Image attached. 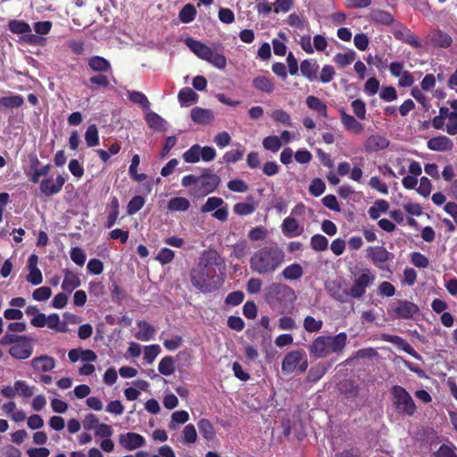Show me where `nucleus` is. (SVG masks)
Wrapping results in <instances>:
<instances>
[{"instance_id": "obj_1", "label": "nucleus", "mask_w": 457, "mask_h": 457, "mask_svg": "<svg viewBox=\"0 0 457 457\" xmlns=\"http://www.w3.org/2000/svg\"><path fill=\"white\" fill-rule=\"evenodd\" d=\"M284 251L277 245H266L251 256L249 264L251 270L258 274H271L285 262Z\"/></svg>"}, {"instance_id": "obj_2", "label": "nucleus", "mask_w": 457, "mask_h": 457, "mask_svg": "<svg viewBox=\"0 0 457 457\" xmlns=\"http://www.w3.org/2000/svg\"><path fill=\"white\" fill-rule=\"evenodd\" d=\"M192 285L204 293H211L220 288L224 282V272L196 266L190 272Z\"/></svg>"}, {"instance_id": "obj_3", "label": "nucleus", "mask_w": 457, "mask_h": 457, "mask_svg": "<svg viewBox=\"0 0 457 457\" xmlns=\"http://www.w3.org/2000/svg\"><path fill=\"white\" fill-rule=\"evenodd\" d=\"M296 299L295 291L287 285L272 283L266 288L265 301L281 313L291 306Z\"/></svg>"}, {"instance_id": "obj_4", "label": "nucleus", "mask_w": 457, "mask_h": 457, "mask_svg": "<svg viewBox=\"0 0 457 457\" xmlns=\"http://www.w3.org/2000/svg\"><path fill=\"white\" fill-rule=\"evenodd\" d=\"M347 335L341 332L334 337L320 336L309 346L310 353L316 358H323L331 353H340L346 345Z\"/></svg>"}, {"instance_id": "obj_5", "label": "nucleus", "mask_w": 457, "mask_h": 457, "mask_svg": "<svg viewBox=\"0 0 457 457\" xmlns=\"http://www.w3.org/2000/svg\"><path fill=\"white\" fill-rule=\"evenodd\" d=\"M392 406L395 413L403 417H412L417 406L410 393L402 386L395 385L390 388Z\"/></svg>"}, {"instance_id": "obj_6", "label": "nucleus", "mask_w": 457, "mask_h": 457, "mask_svg": "<svg viewBox=\"0 0 457 457\" xmlns=\"http://www.w3.org/2000/svg\"><path fill=\"white\" fill-rule=\"evenodd\" d=\"M353 284L350 287V294L353 298L360 299L364 296L366 290L376 279L373 271L368 267L350 268Z\"/></svg>"}, {"instance_id": "obj_7", "label": "nucleus", "mask_w": 457, "mask_h": 457, "mask_svg": "<svg viewBox=\"0 0 457 457\" xmlns=\"http://www.w3.org/2000/svg\"><path fill=\"white\" fill-rule=\"evenodd\" d=\"M220 183V177L210 169H204L198 176L197 187L190 189V194L195 197H204L214 192Z\"/></svg>"}, {"instance_id": "obj_8", "label": "nucleus", "mask_w": 457, "mask_h": 457, "mask_svg": "<svg viewBox=\"0 0 457 457\" xmlns=\"http://www.w3.org/2000/svg\"><path fill=\"white\" fill-rule=\"evenodd\" d=\"M367 257L370 260L375 267L383 271L393 273L388 261L394 259V254L388 252L384 246H369L366 250Z\"/></svg>"}, {"instance_id": "obj_9", "label": "nucleus", "mask_w": 457, "mask_h": 457, "mask_svg": "<svg viewBox=\"0 0 457 457\" xmlns=\"http://www.w3.org/2000/svg\"><path fill=\"white\" fill-rule=\"evenodd\" d=\"M419 311L417 304L407 300H397L387 307V313L393 319H411Z\"/></svg>"}, {"instance_id": "obj_10", "label": "nucleus", "mask_w": 457, "mask_h": 457, "mask_svg": "<svg viewBox=\"0 0 457 457\" xmlns=\"http://www.w3.org/2000/svg\"><path fill=\"white\" fill-rule=\"evenodd\" d=\"M198 266L216 270L218 269L220 272L224 270V261L216 250L209 249L203 253Z\"/></svg>"}, {"instance_id": "obj_11", "label": "nucleus", "mask_w": 457, "mask_h": 457, "mask_svg": "<svg viewBox=\"0 0 457 457\" xmlns=\"http://www.w3.org/2000/svg\"><path fill=\"white\" fill-rule=\"evenodd\" d=\"M198 266L216 270L218 269L220 272L224 270V261L216 250L209 249L203 253Z\"/></svg>"}, {"instance_id": "obj_12", "label": "nucleus", "mask_w": 457, "mask_h": 457, "mask_svg": "<svg viewBox=\"0 0 457 457\" xmlns=\"http://www.w3.org/2000/svg\"><path fill=\"white\" fill-rule=\"evenodd\" d=\"M328 294L336 301L339 303H347L349 298L352 297L350 289L344 288L342 283L338 280H332L325 286Z\"/></svg>"}, {"instance_id": "obj_13", "label": "nucleus", "mask_w": 457, "mask_h": 457, "mask_svg": "<svg viewBox=\"0 0 457 457\" xmlns=\"http://www.w3.org/2000/svg\"><path fill=\"white\" fill-rule=\"evenodd\" d=\"M65 183V179L62 175H58L54 180L51 178L45 179L40 182V192L46 196H52L60 193Z\"/></svg>"}, {"instance_id": "obj_14", "label": "nucleus", "mask_w": 457, "mask_h": 457, "mask_svg": "<svg viewBox=\"0 0 457 457\" xmlns=\"http://www.w3.org/2000/svg\"><path fill=\"white\" fill-rule=\"evenodd\" d=\"M394 36L397 40L411 46L412 48L418 49L422 46L420 38L409 28L403 24L394 31Z\"/></svg>"}, {"instance_id": "obj_15", "label": "nucleus", "mask_w": 457, "mask_h": 457, "mask_svg": "<svg viewBox=\"0 0 457 457\" xmlns=\"http://www.w3.org/2000/svg\"><path fill=\"white\" fill-rule=\"evenodd\" d=\"M339 113L341 123L347 132L360 135L364 131V125L355 117L348 114L344 108L339 110Z\"/></svg>"}, {"instance_id": "obj_16", "label": "nucleus", "mask_w": 457, "mask_h": 457, "mask_svg": "<svg viewBox=\"0 0 457 457\" xmlns=\"http://www.w3.org/2000/svg\"><path fill=\"white\" fill-rule=\"evenodd\" d=\"M389 144L390 141L386 137L373 134L366 138L363 143V148L367 153H374L386 149Z\"/></svg>"}, {"instance_id": "obj_17", "label": "nucleus", "mask_w": 457, "mask_h": 457, "mask_svg": "<svg viewBox=\"0 0 457 457\" xmlns=\"http://www.w3.org/2000/svg\"><path fill=\"white\" fill-rule=\"evenodd\" d=\"M119 443L126 450L133 451L144 446L145 440L140 434L135 432H128L120 436Z\"/></svg>"}, {"instance_id": "obj_18", "label": "nucleus", "mask_w": 457, "mask_h": 457, "mask_svg": "<svg viewBox=\"0 0 457 457\" xmlns=\"http://www.w3.org/2000/svg\"><path fill=\"white\" fill-rule=\"evenodd\" d=\"M304 355L305 353L302 350L291 351L287 353L282 361V371L287 374L292 373L296 369L297 365L301 362Z\"/></svg>"}, {"instance_id": "obj_19", "label": "nucleus", "mask_w": 457, "mask_h": 457, "mask_svg": "<svg viewBox=\"0 0 457 457\" xmlns=\"http://www.w3.org/2000/svg\"><path fill=\"white\" fill-rule=\"evenodd\" d=\"M185 44L197 57L206 62L210 59V55L213 51L207 45L195 40L193 37H187Z\"/></svg>"}, {"instance_id": "obj_20", "label": "nucleus", "mask_w": 457, "mask_h": 457, "mask_svg": "<svg viewBox=\"0 0 457 457\" xmlns=\"http://www.w3.org/2000/svg\"><path fill=\"white\" fill-rule=\"evenodd\" d=\"M87 65L93 72L109 73L110 75H112V68L111 62L103 56L94 55L89 57L87 59ZM113 80L115 81V79Z\"/></svg>"}, {"instance_id": "obj_21", "label": "nucleus", "mask_w": 457, "mask_h": 457, "mask_svg": "<svg viewBox=\"0 0 457 457\" xmlns=\"http://www.w3.org/2000/svg\"><path fill=\"white\" fill-rule=\"evenodd\" d=\"M33 353V347L29 343V338L27 341H20L12 345L9 349V353L15 359L25 360L30 357Z\"/></svg>"}, {"instance_id": "obj_22", "label": "nucleus", "mask_w": 457, "mask_h": 457, "mask_svg": "<svg viewBox=\"0 0 457 457\" xmlns=\"http://www.w3.org/2000/svg\"><path fill=\"white\" fill-rule=\"evenodd\" d=\"M381 338L383 341L392 343L398 347H400L402 350H403L405 353H409L412 357L416 359H420V354L415 351V349L403 337L396 336V335H390V334H382Z\"/></svg>"}, {"instance_id": "obj_23", "label": "nucleus", "mask_w": 457, "mask_h": 457, "mask_svg": "<svg viewBox=\"0 0 457 457\" xmlns=\"http://www.w3.org/2000/svg\"><path fill=\"white\" fill-rule=\"evenodd\" d=\"M429 37L431 45L436 48H448L453 44L452 37L439 29H434Z\"/></svg>"}, {"instance_id": "obj_24", "label": "nucleus", "mask_w": 457, "mask_h": 457, "mask_svg": "<svg viewBox=\"0 0 457 457\" xmlns=\"http://www.w3.org/2000/svg\"><path fill=\"white\" fill-rule=\"evenodd\" d=\"M281 229L283 234L288 238L298 237L303 232V228L300 226L298 221L293 217L284 219Z\"/></svg>"}, {"instance_id": "obj_25", "label": "nucleus", "mask_w": 457, "mask_h": 457, "mask_svg": "<svg viewBox=\"0 0 457 457\" xmlns=\"http://www.w3.org/2000/svg\"><path fill=\"white\" fill-rule=\"evenodd\" d=\"M427 146L431 151L445 152L452 150L453 144L452 140L446 136H438L430 138Z\"/></svg>"}, {"instance_id": "obj_26", "label": "nucleus", "mask_w": 457, "mask_h": 457, "mask_svg": "<svg viewBox=\"0 0 457 457\" xmlns=\"http://www.w3.org/2000/svg\"><path fill=\"white\" fill-rule=\"evenodd\" d=\"M192 120L196 124L207 125L214 120L213 112L209 109L195 107L190 113Z\"/></svg>"}, {"instance_id": "obj_27", "label": "nucleus", "mask_w": 457, "mask_h": 457, "mask_svg": "<svg viewBox=\"0 0 457 457\" xmlns=\"http://www.w3.org/2000/svg\"><path fill=\"white\" fill-rule=\"evenodd\" d=\"M31 366L37 371L47 372L54 369L55 360L48 355H41L32 359Z\"/></svg>"}, {"instance_id": "obj_28", "label": "nucleus", "mask_w": 457, "mask_h": 457, "mask_svg": "<svg viewBox=\"0 0 457 457\" xmlns=\"http://www.w3.org/2000/svg\"><path fill=\"white\" fill-rule=\"evenodd\" d=\"M301 73L310 81L318 79L319 64L313 60H303L300 65Z\"/></svg>"}, {"instance_id": "obj_29", "label": "nucleus", "mask_w": 457, "mask_h": 457, "mask_svg": "<svg viewBox=\"0 0 457 457\" xmlns=\"http://www.w3.org/2000/svg\"><path fill=\"white\" fill-rule=\"evenodd\" d=\"M63 273L64 278L62 283V288L68 293H71L80 286V278L76 273L68 269L64 270Z\"/></svg>"}, {"instance_id": "obj_30", "label": "nucleus", "mask_w": 457, "mask_h": 457, "mask_svg": "<svg viewBox=\"0 0 457 457\" xmlns=\"http://www.w3.org/2000/svg\"><path fill=\"white\" fill-rule=\"evenodd\" d=\"M252 84L256 90L267 94L272 93L275 88L272 79L262 75L255 77Z\"/></svg>"}, {"instance_id": "obj_31", "label": "nucleus", "mask_w": 457, "mask_h": 457, "mask_svg": "<svg viewBox=\"0 0 457 457\" xmlns=\"http://www.w3.org/2000/svg\"><path fill=\"white\" fill-rule=\"evenodd\" d=\"M108 73H97L88 79L87 87L92 90L99 88H107L111 85V81L107 76Z\"/></svg>"}, {"instance_id": "obj_32", "label": "nucleus", "mask_w": 457, "mask_h": 457, "mask_svg": "<svg viewBox=\"0 0 457 457\" xmlns=\"http://www.w3.org/2000/svg\"><path fill=\"white\" fill-rule=\"evenodd\" d=\"M137 327L140 330L135 335L137 339L140 341H149L154 338L156 331L154 326L148 324L145 320H140L137 322Z\"/></svg>"}, {"instance_id": "obj_33", "label": "nucleus", "mask_w": 457, "mask_h": 457, "mask_svg": "<svg viewBox=\"0 0 457 457\" xmlns=\"http://www.w3.org/2000/svg\"><path fill=\"white\" fill-rule=\"evenodd\" d=\"M370 20L374 23L386 26L392 25L395 21L394 16L389 12L384 10H373L370 12Z\"/></svg>"}, {"instance_id": "obj_34", "label": "nucleus", "mask_w": 457, "mask_h": 457, "mask_svg": "<svg viewBox=\"0 0 457 457\" xmlns=\"http://www.w3.org/2000/svg\"><path fill=\"white\" fill-rule=\"evenodd\" d=\"M306 104L311 110L317 112L321 117H328V107L319 97L309 96L306 98Z\"/></svg>"}, {"instance_id": "obj_35", "label": "nucleus", "mask_w": 457, "mask_h": 457, "mask_svg": "<svg viewBox=\"0 0 457 457\" xmlns=\"http://www.w3.org/2000/svg\"><path fill=\"white\" fill-rule=\"evenodd\" d=\"M24 99L20 95L0 97V110L20 108L23 105Z\"/></svg>"}, {"instance_id": "obj_36", "label": "nucleus", "mask_w": 457, "mask_h": 457, "mask_svg": "<svg viewBox=\"0 0 457 457\" xmlns=\"http://www.w3.org/2000/svg\"><path fill=\"white\" fill-rule=\"evenodd\" d=\"M178 99L181 106H188L198 100V95L190 87H186L180 89Z\"/></svg>"}, {"instance_id": "obj_37", "label": "nucleus", "mask_w": 457, "mask_h": 457, "mask_svg": "<svg viewBox=\"0 0 457 457\" xmlns=\"http://www.w3.org/2000/svg\"><path fill=\"white\" fill-rule=\"evenodd\" d=\"M40 164V162L37 157L32 160L31 162V169L33 170V173L29 177V180L36 184L39 181L40 177L48 175L50 171V165L46 164L44 165L41 168H38V165Z\"/></svg>"}, {"instance_id": "obj_38", "label": "nucleus", "mask_w": 457, "mask_h": 457, "mask_svg": "<svg viewBox=\"0 0 457 457\" xmlns=\"http://www.w3.org/2000/svg\"><path fill=\"white\" fill-rule=\"evenodd\" d=\"M46 326L55 330L56 332L66 333L69 331L68 324L65 321H61L57 313H52L46 317Z\"/></svg>"}, {"instance_id": "obj_39", "label": "nucleus", "mask_w": 457, "mask_h": 457, "mask_svg": "<svg viewBox=\"0 0 457 457\" xmlns=\"http://www.w3.org/2000/svg\"><path fill=\"white\" fill-rule=\"evenodd\" d=\"M303 274V267L299 263H292L283 270L281 276L285 279L296 280L299 279Z\"/></svg>"}, {"instance_id": "obj_40", "label": "nucleus", "mask_w": 457, "mask_h": 457, "mask_svg": "<svg viewBox=\"0 0 457 457\" xmlns=\"http://www.w3.org/2000/svg\"><path fill=\"white\" fill-rule=\"evenodd\" d=\"M190 207L188 199L181 196L173 197L169 200L167 208L171 212H186Z\"/></svg>"}, {"instance_id": "obj_41", "label": "nucleus", "mask_w": 457, "mask_h": 457, "mask_svg": "<svg viewBox=\"0 0 457 457\" xmlns=\"http://www.w3.org/2000/svg\"><path fill=\"white\" fill-rule=\"evenodd\" d=\"M147 125L154 130H164L165 120L156 112H149L145 115Z\"/></svg>"}, {"instance_id": "obj_42", "label": "nucleus", "mask_w": 457, "mask_h": 457, "mask_svg": "<svg viewBox=\"0 0 457 457\" xmlns=\"http://www.w3.org/2000/svg\"><path fill=\"white\" fill-rule=\"evenodd\" d=\"M200 434L206 440H212L215 436V429L212 422L207 419H202L197 423Z\"/></svg>"}, {"instance_id": "obj_43", "label": "nucleus", "mask_w": 457, "mask_h": 457, "mask_svg": "<svg viewBox=\"0 0 457 457\" xmlns=\"http://www.w3.org/2000/svg\"><path fill=\"white\" fill-rule=\"evenodd\" d=\"M389 209V204L384 199L377 200L372 206L370 207L368 212L372 220H378L381 212H386Z\"/></svg>"}, {"instance_id": "obj_44", "label": "nucleus", "mask_w": 457, "mask_h": 457, "mask_svg": "<svg viewBox=\"0 0 457 457\" xmlns=\"http://www.w3.org/2000/svg\"><path fill=\"white\" fill-rule=\"evenodd\" d=\"M328 367L324 363H320L315 367H312L308 372L307 379L310 382H318L328 371Z\"/></svg>"}, {"instance_id": "obj_45", "label": "nucleus", "mask_w": 457, "mask_h": 457, "mask_svg": "<svg viewBox=\"0 0 457 457\" xmlns=\"http://www.w3.org/2000/svg\"><path fill=\"white\" fill-rule=\"evenodd\" d=\"M356 58V53L353 50H349L344 54H337L334 56V62L340 67L344 68L351 64Z\"/></svg>"}, {"instance_id": "obj_46", "label": "nucleus", "mask_w": 457, "mask_h": 457, "mask_svg": "<svg viewBox=\"0 0 457 457\" xmlns=\"http://www.w3.org/2000/svg\"><path fill=\"white\" fill-rule=\"evenodd\" d=\"M85 140L88 147H94L99 145V135L96 125L91 124L87 127L85 133Z\"/></svg>"}, {"instance_id": "obj_47", "label": "nucleus", "mask_w": 457, "mask_h": 457, "mask_svg": "<svg viewBox=\"0 0 457 457\" xmlns=\"http://www.w3.org/2000/svg\"><path fill=\"white\" fill-rule=\"evenodd\" d=\"M196 9L192 4H187L179 12V18L183 23H189L195 19Z\"/></svg>"}, {"instance_id": "obj_48", "label": "nucleus", "mask_w": 457, "mask_h": 457, "mask_svg": "<svg viewBox=\"0 0 457 457\" xmlns=\"http://www.w3.org/2000/svg\"><path fill=\"white\" fill-rule=\"evenodd\" d=\"M311 247L317 252H323L328 249V240L321 234H315L311 237Z\"/></svg>"}, {"instance_id": "obj_49", "label": "nucleus", "mask_w": 457, "mask_h": 457, "mask_svg": "<svg viewBox=\"0 0 457 457\" xmlns=\"http://www.w3.org/2000/svg\"><path fill=\"white\" fill-rule=\"evenodd\" d=\"M158 370L164 376H170L175 371L174 360L170 356L162 358L158 364Z\"/></svg>"}, {"instance_id": "obj_50", "label": "nucleus", "mask_w": 457, "mask_h": 457, "mask_svg": "<svg viewBox=\"0 0 457 457\" xmlns=\"http://www.w3.org/2000/svg\"><path fill=\"white\" fill-rule=\"evenodd\" d=\"M145 204V199L142 195H135L133 196L127 205V213L129 215H133L139 212Z\"/></svg>"}, {"instance_id": "obj_51", "label": "nucleus", "mask_w": 457, "mask_h": 457, "mask_svg": "<svg viewBox=\"0 0 457 457\" xmlns=\"http://www.w3.org/2000/svg\"><path fill=\"white\" fill-rule=\"evenodd\" d=\"M8 28L14 34H26L31 31L30 26L27 22L18 20L10 21Z\"/></svg>"}, {"instance_id": "obj_52", "label": "nucleus", "mask_w": 457, "mask_h": 457, "mask_svg": "<svg viewBox=\"0 0 457 457\" xmlns=\"http://www.w3.org/2000/svg\"><path fill=\"white\" fill-rule=\"evenodd\" d=\"M270 116L277 123H280L287 127L292 126L290 114L282 109L274 110Z\"/></svg>"}, {"instance_id": "obj_53", "label": "nucleus", "mask_w": 457, "mask_h": 457, "mask_svg": "<svg viewBox=\"0 0 457 457\" xmlns=\"http://www.w3.org/2000/svg\"><path fill=\"white\" fill-rule=\"evenodd\" d=\"M262 145L266 150L276 153L280 149L282 144L280 138L278 136H268L264 137Z\"/></svg>"}, {"instance_id": "obj_54", "label": "nucleus", "mask_w": 457, "mask_h": 457, "mask_svg": "<svg viewBox=\"0 0 457 457\" xmlns=\"http://www.w3.org/2000/svg\"><path fill=\"white\" fill-rule=\"evenodd\" d=\"M16 394L20 396L29 398L34 395V387L29 386L24 380H17L14 383Z\"/></svg>"}, {"instance_id": "obj_55", "label": "nucleus", "mask_w": 457, "mask_h": 457, "mask_svg": "<svg viewBox=\"0 0 457 457\" xmlns=\"http://www.w3.org/2000/svg\"><path fill=\"white\" fill-rule=\"evenodd\" d=\"M323 322L321 320H315L312 316L305 317L303 320V328L309 333L318 332L321 329Z\"/></svg>"}, {"instance_id": "obj_56", "label": "nucleus", "mask_w": 457, "mask_h": 457, "mask_svg": "<svg viewBox=\"0 0 457 457\" xmlns=\"http://www.w3.org/2000/svg\"><path fill=\"white\" fill-rule=\"evenodd\" d=\"M129 99L134 103L141 105V107L145 110L149 109L150 102L147 97L141 92L132 91L129 94Z\"/></svg>"}, {"instance_id": "obj_57", "label": "nucleus", "mask_w": 457, "mask_h": 457, "mask_svg": "<svg viewBox=\"0 0 457 457\" xmlns=\"http://www.w3.org/2000/svg\"><path fill=\"white\" fill-rule=\"evenodd\" d=\"M224 204V201L220 197L212 196L207 199L204 204L201 207L202 212H211L220 207Z\"/></svg>"}, {"instance_id": "obj_58", "label": "nucleus", "mask_w": 457, "mask_h": 457, "mask_svg": "<svg viewBox=\"0 0 457 457\" xmlns=\"http://www.w3.org/2000/svg\"><path fill=\"white\" fill-rule=\"evenodd\" d=\"M352 109L355 116L363 120L366 119V104L361 99L353 100L351 104Z\"/></svg>"}, {"instance_id": "obj_59", "label": "nucleus", "mask_w": 457, "mask_h": 457, "mask_svg": "<svg viewBox=\"0 0 457 457\" xmlns=\"http://www.w3.org/2000/svg\"><path fill=\"white\" fill-rule=\"evenodd\" d=\"M183 159L186 162L195 163L200 161L199 145H192L183 154Z\"/></svg>"}, {"instance_id": "obj_60", "label": "nucleus", "mask_w": 457, "mask_h": 457, "mask_svg": "<svg viewBox=\"0 0 457 457\" xmlns=\"http://www.w3.org/2000/svg\"><path fill=\"white\" fill-rule=\"evenodd\" d=\"M183 442L186 444H194L197 438V433L193 424H187L183 429Z\"/></svg>"}, {"instance_id": "obj_61", "label": "nucleus", "mask_w": 457, "mask_h": 457, "mask_svg": "<svg viewBox=\"0 0 457 457\" xmlns=\"http://www.w3.org/2000/svg\"><path fill=\"white\" fill-rule=\"evenodd\" d=\"M256 207L252 203H237L234 205V212L237 215H249L255 211Z\"/></svg>"}, {"instance_id": "obj_62", "label": "nucleus", "mask_w": 457, "mask_h": 457, "mask_svg": "<svg viewBox=\"0 0 457 457\" xmlns=\"http://www.w3.org/2000/svg\"><path fill=\"white\" fill-rule=\"evenodd\" d=\"M326 189V185L321 179H313L309 187V192L313 196L321 195Z\"/></svg>"}, {"instance_id": "obj_63", "label": "nucleus", "mask_w": 457, "mask_h": 457, "mask_svg": "<svg viewBox=\"0 0 457 457\" xmlns=\"http://www.w3.org/2000/svg\"><path fill=\"white\" fill-rule=\"evenodd\" d=\"M245 299V294L242 291H234L229 293L225 298V303L227 305L237 306L243 303Z\"/></svg>"}, {"instance_id": "obj_64", "label": "nucleus", "mask_w": 457, "mask_h": 457, "mask_svg": "<svg viewBox=\"0 0 457 457\" xmlns=\"http://www.w3.org/2000/svg\"><path fill=\"white\" fill-rule=\"evenodd\" d=\"M174 257V251H172L170 248L164 247L159 251L156 256V260L162 264H168L173 261Z\"/></svg>"}]
</instances>
